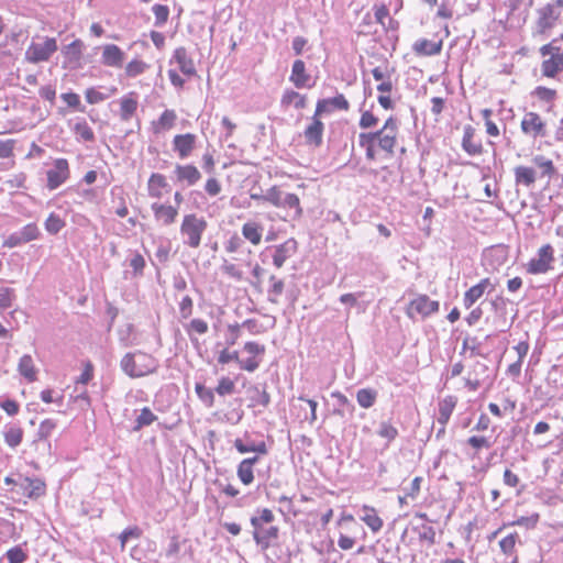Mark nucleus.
<instances>
[{
    "instance_id": "2",
    "label": "nucleus",
    "mask_w": 563,
    "mask_h": 563,
    "mask_svg": "<svg viewBox=\"0 0 563 563\" xmlns=\"http://www.w3.org/2000/svg\"><path fill=\"white\" fill-rule=\"evenodd\" d=\"M207 227L208 223L203 217H198L195 213L184 216L180 224V234L184 238V244L191 249L199 247Z\"/></svg>"
},
{
    "instance_id": "59",
    "label": "nucleus",
    "mask_w": 563,
    "mask_h": 563,
    "mask_svg": "<svg viewBox=\"0 0 563 563\" xmlns=\"http://www.w3.org/2000/svg\"><path fill=\"white\" fill-rule=\"evenodd\" d=\"M533 93L540 100L547 101V102L553 100L555 97V90L547 88V87H542V86L537 87Z\"/></svg>"
},
{
    "instance_id": "48",
    "label": "nucleus",
    "mask_w": 563,
    "mask_h": 563,
    "mask_svg": "<svg viewBox=\"0 0 563 563\" xmlns=\"http://www.w3.org/2000/svg\"><path fill=\"white\" fill-rule=\"evenodd\" d=\"M234 382L229 377H222L216 388L220 396L231 395L234 391Z\"/></svg>"
},
{
    "instance_id": "11",
    "label": "nucleus",
    "mask_w": 563,
    "mask_h": 563,
    "mask_svg": "<svg viewBox=\"0 0 563 563\" xmlns=\"http://www.w3.org/2000/svg\"><path fill=\"white\" fill-rule=\"evenodd\" d=\"M197 136L192 133L177 134L173 140L174 151L178 153L179 158H187L196 146Z\"/></svg>"
},
{
    "instance_id": "4",
    "label": "nucleus",
    "mask_w": 563,
    "mask_h": 563,
    "mask_svg": "<svg viewBox=\"0 0 563 563\" xmlns=\"http://www.w3.org/2000/svg\"><path fill=\"white\" fill-rule=\"evenodd\" d=\"M57 48V42L54 37H46L43 43L33 42L25 52V59L32 64L46 62Z\"/></svg>"
},
{
    "instance_id": "40",
    "label": "nucleus",
    "mask_w": 563,
    "mask_h": 563,
    "mask_svg": "<svg viewBox=\"0 0 563 563\" xmlns=\"http://www.w3.org/2000/svg\"><path fill=\"white\" fill-rule=\"evenodd\" d=\"M250 393H253L252 401L253 405H261L267 407L271 402V396L265 389H261L258 386H252Z\"/></svg>"
},
{
    "instance_id": "61",
    "label": "nucleus",
    "mask_w": 563,
    "mask_h": 563,
    "mask_svg": "<svg viewBox=\"0 0 563 563\" xmlns=\"http://www.w3.org/2000/svg\"><path fill=\"white\" fill-rule=\"evenodd\" d=\"M205 190L209 196L214 197L220 194L221 185L218 179L212 177L207 180Z\"/></svg>"
},
{
    "instance_id": "51",
    "label": "nucleus",
    "mask_w": 563,
    "mask_h": 563,
    "mask_svg": "<svg viewBox=\"0 0 563 563\" xmlns=\"http://www.w3.org/2000/svg\"><path fill=\"white\" fill-rule=\"evenodd\" d=\"M377 432L382 438L388 441L394 440L398 434L397 429L388 422H382Z\"/></svg>"
},
{
    "instance_id": "12",
    "label": "nucleus",
    "mask_w": 563,
    "mask_h": 563,
    "mask_svg": "<svg viewBox=\"0 0 563 563\" xmlns=\"http://www.w3.org/2000/svg\"><path fill=\"white\" fill-rule=\"evenodd\" d=\"M487 289L489 291H493L495 289V285L490 282L489 278H484L478 284L472 286L464 294L463 302L465 308H471L484 295V292Z\"/></svg>"
},
{
    "instance_id": "6",
    "label": "nucleus",
    "mask_w": 563,
    "mask_h": 563,
    "mask_svg": "<svg viewBox=\"0 0 563 563\" xmlns=\"http://www.w3.org/2000/svg\"><path fill=\"white\" fill-rule=\"evenodd\" d=\"M559 18L558 8L554 4L548 3L537 9V20L534 25V34H544L551 30Z\"/></svg>"
},
{
    "instance_id": "17",
    "label": "nucleus",
    "mask_w": 563,
    "mask_h": 563,
    "mask_svg": "<svg viewBox=\"0 0 563 563\" xmlns=\"http://www.w3.org/2000/svg\"><path fill=\"white\" fill-rule=\"evenodd\" d=\"M563 69V51L556 49L552 56L544 59L541 65L542 75L553 78Z\"/></svg>"
},
{
    "instance_id": "14",
    "label": "nucleus",
    "mask_w": 563,
    "mask_h": 563,
    "mask_svg": "<svg viewBox=\"0 0 563 563\" xmlns=\"http://www.w3.org/2000/svg\"><path fill=\"white\" fill-rule=\"evenodd\" d=\"M316 113L312 117L311 123L306 128L303 136L307 144L319 147L322 144V135L324 125Z\"/></svg>"
},
{
    "instance_id": "38",
    "label": "nucleus",
    "mask_w": 563,
    "mask_h": 563,
    "mask_svg": "<svg viewBox=\"0 0 563 563\" xmlns=\"http://www.w3.org/2000/svg\"><path fill=\"white\" fill-rule=\"evenodd\" d=\"M45 230L51 234H57L64 227L65 222L56 213H51L44 223Z\"/></svg>"
},
{
    "instance_id": "27",
    "label": "nucleus",
    "mask_w": 563,
    "mask_h": 563,
    "mask_svg": "<svg viewBox=\"0 0 563 563\" xmlns=\"http://www.w3.org/2000/svg\"><path fill=\"white\" fill-rule=\"evenodd\" d=\"M280 102L284 107L294 106L297 110H301L307 107V97L295 90H286Z\"/></svg>"
},
{
    "instance_id": "8",
    "label": "nucleus",
    "mask_w": 563,
    "mask_h": 563,
    "mask_svg": "<svg viewBox=\"0 0 563 563\" xmlns=\"http://www.w3.org/2000/svg\"><path fill=\"white\" fill-rule=\"evenodd\" d=\"M439 307V301L431 300L427 295H420L409 302L407 314L408 317L413 318V316L417 313L426 318L437 312Z\"/></svg>"
},
{
    "instance_id": "1",
    "label": "nucleus",
    "mask_w": 563,
    "mask_h": 563,
    "mask_svg": "<svg viewBox=\"0 0 563 563\" xmlns=\"http://www.w3.org/2000/svg\"><path fill=\"white\" fill-rule=\"evenodd\" d=\"M120 367L129 377L140 378L155 373L158 362L152 355L137 351L126 353L120 361Z\"/></svg>"
},
{
    "instance_id": "64",
    "label": "nucleus",
    "mask_w": 563,
    "mask_h": 563,
    "mask_svg": "<svg viewBox=\"0 0 563 563\" xmlns=\"http://www.w3.org/2000/svg\"><path fill=\"white\" fill-rule=\"evenodd\" d=\"M189 329L199 334H205L208 331V323L202 319H192Z\"/></svg>"
},
{
    "instance_id": "21",
    "label": "nucleus",
    "mask_w": 563,
    "mask_h": 563,
    "mask_svg": "<svg viewBox=\"0 0 563 563\" xmlns=\"http://www.w3.org/2000/svg\"><path fill=\"white\" fill-rule=\"evenodd\" d=\"M137 99L134 92H130L120 100V119L124 122L130 121L137 110Z\"/></svg>"
},
{
    "instance_id": "9",
    "label": "nucleus",
    "mask_w": 563,
    "mask_h": 563,
    "mask_svg": "<svg viewBox=\"0 0 563 563\" xmlns=\"http://www.w3.org/2000/svg\"><path fill=\"white\" fill-rule=\"evenodd\" d=\"M397 121L394 118L386 120L382 130L377 131L376 141L378 146L389 154H393L396 144Z\"/></svg>"
},
{
    "instance_id": "5",
    "label": "nucleus",
    "mask_w": 563,
    "mask_h": 563,
    "mask_svg": "<svg viewBox=\"0 0 563 563\" xmlns=\"http://www.w3.org/2000/svg\"><path fill=\"white\" fill-rule=\"evenodd\" d=\"M520 129L522 133L532 139L544 137L547 135V124L540 114L533 111L526 112Z\"/></svg>"
},
{
    "instance_id": "46",
    "label": "nucleus",
    "mask_w": 563,
    "mask_h": 563,
    "mask_svg": "<svg viewBox=\"0 0 563 563\" xmlns=\"http://www.w3.org/2000/svg\"><path fill=\"white\" fill-rule=\"evenodd\" d=\"M146 64L139 59L131 60L125 67V74L128 77H136L144 73Z\"/></svg>"
},
{
    "instance_id": "56",
    "label": "nucleus",
    "mask_w": 563,
    "mask_h": 563,
    "mask_svg": "<svg viewBox=\"0 0 563 563\" xmlns=\"http://www.w3.org/2000/svg\"><path fill=\"white\" fill-rule=\"evenodd\" d=\"M82 46H84V44L80 40H75L69 45L66 46L65 53L67 55L71 56V58H74V59H79V57L81 55Z\"/></svg>"
},
{
    "instance_id": "31",
    "label": "nucleus",
    "mask_w": 563,
    "mask_h": 563,
    "mask_svg": "<svg viewBox=\"0 0 563 563\" xmlns=\"http://www.w3.org/2000/svg\"><path fill=\"white\" fill-rule=\"evenodd\" d=\"M56 423L52 419H45L41 422L37 433L35 443L45 442V445L47 450H51V443L47 442V439L51 437L52 432L55 430Z\"/></svg>"
},
{
    "instance_id": "44",
    "label": "nucleus",
    "mask_w": 563,
    "mask_h": 563,
    "mask_svg": "<svg viewBox=\"0 0 563 563\" xmlns=\"http://www.w3.org/2000/svg\"><path fill=\"white\" fill-rule=\"evenodd\" d=\"M152 10L155 15V25L161 26L167 22L169 15L167 5L155 4Z\"/></svg>"
},
{
    "instance_id": "55",
    "label": "nucleus",
    "mask_w": 563,
    "mask_h": 563,
    "mask_svg": "<svg viewBox=\"0 0 563 563\" xmlns=\"http://www.w3.org/2000/svg\"><path fill=\"white\" fill-rule=\"evenodd\" d=\"M130 266L135 275H142L145 267V260L140 253H135L130 260Z\"/></svg>"
},
{
    "instance_id": "22",
    "label": "nucleus",
    "mask_w": 563,
    "mask_h": 563,
    "mask_svg": "<svg viewBox=\"0 0 563 563\" xmlns=\"http://www.w3.org/2000/svg\"><path fill=\"white\" fill-rule=\"evenodd\" d=\"M173 58L178 64L183 74L191 76L196 73L194 62L190 57H188L185 47L176 48Z\"/></svg>"
},
{
    "instance_id": "41",
    "label": "nucleus",
    "mask_w": 563,
    "mask_h": 563,
    "mask_svg": "<svg viewBox=\"0 0 563 563\" xmlns=\"http://www.w3.org/2000/svg\"><path fill=\"white\" fill-rule=\"evenodd\" d=\"M283 195V190H280L277 186H273L265 192V195H261V200L269 202L277 208H280Z\"/></svg>"
},
{
    "instance_id": "60",
    "label": "nucleus",
    "mask_w": 563,
    "mask_h": 563,
    "mask_svg": "<svg viewBox=\"0 0 563 563\" xmlns=\"http://www.w3.org/2000/svg\"><path fill=\"white\" fill-rule=\"evenodd\" d=\"M251 519H256L258 523L271 525L274 521L275 516L271 509L264 508L258 511V516H253Z\"/></svg>"
},
{
    "instance_id": "20",
    "label": "nucleus",
    "mask_w": 563,
    "mask_h": 563,
    "mask_svg": "<svg viewBox=\"0 0 563 563\" xmlns=\"http://www.w3.org/2000/svg\"><path fill=\"white\" fill-rule=\"evenodd\" d=\"M124 60V53L114 44H108L103 47L102 63L111 67H121Z\"/></svg>"
},
{
    "instance_id": "54",
    "label": "nucleus",
    "mask_w": 563,
    "mask_h": 563,
    "mask_svg": "<svg viewBox=\"0 0 563 563\" xmlns=\"http://www.w3.org/2000/svg\"><path fill=\"white\" fill-rule=\"evenodd\" d=\"M231 361H235L239 364V362H240L239 352L238 351L230 352L228 349L222 350L218 356V363L224 365Z\"/></svg>"
},
{
    "instance_id": "33",
    "label": "nucleus",
    "mask_w": 563,
    "mask_h": 563,
    "mask_svg": "<svg viewBox=\"0 0 563 563\" xmlns=\"http://www.w3.org/2000/svg\"><path fill=\"white\" fill-rule=\"evenodd\" d=\"M4 441L10 448L20 445L23 439V430L15 426L7 427L3 432Z\"/></svg>"
},
{
    "instance_id": "30",
    "label": "nucleus",
    "mask_w": 563,
    "mask_h": 563,
    "mask_svg": "<svg viewBox=\"0 0 563 563\" xmlns=\"http://www.w3.org/2000/svg\"><path fill=\"white\" fill-rule=\"evenodd\" d=\"M364 515L361 519L373 532H378L383 528V520L377 516L376 510L369 506H363Z\"/></svg>"
},
{
    "instance_id": "37",
    "label": "nucleus",
    "mask_w": 563,
    "mask_h": 563,
    "mask_svg": "<svg viewBox=\"0 0 563 563\" xmlns=\"http://www.w3.org/2000/svg\"><path fill=\"white\" fill-rule=\"evenodd\" d=\"M454 406L455 404L451 399H445L442 402H440L438 422L441 423L443 427L450 420Z\"/></svg>"
},
{
    "instance_id": "29",
    "label": "nucleus",
    "mask_w": 563,
    "mask_h": 563,
    "mask_svg": "<svg viewBox=\"0 0 563 563\" xmlns=\"http://www.w3.org/2000/svg\"><path fill=\"white\" fill-rule=\"evenodd\" d=\"M515 180L517 185L530 187L536 181V172L531 167L517 166L515 168Z\"/></svg>"
},
{
    "instance_id": "32",
    "label": "nucleus",
    "mask_w": 563,
    "mask_h": 563,
    "mask_svg": "<svg viewBox=\"0 0 563 563\" xmlns=\"http://www.w3.org/2000/svg\"><path fill=\"white\" fill-rule=\"evenodd\" d=\"M167 186L165 176L161 174H152L148 179L147 189L148 195L153 198H161L163 188Z\"/></svg>"
},
{
    "instance_id": "19",
    "label": "nucleus",
    "mask_w": 563,
    "mask_h": 563,
    "mask_svg": "<svg viewBox=\"0 0 563 563\" xmlns=\"http://www.w3.org/2000/svg\"><path fill=\"white\" fill-rule=\"evenodd\" d=\"M310 76L306 71V65L303 60L296 59L292 64L291 75L289 80L294 84L296 88H306L311 87L309 82Z\"/></svg>"
},
{
    "instance_id": "39",
    "label": "nucleus",
    "mask_w": 563,
    "mask_h": 563,
    "mask_svg": "<svg viewBox=\"0 0 563 563\" xmlns=\"http://www.w3.org/2000/svg\"><path fill=\"white\" fill-rule=\"evenodd\" d=\"M177 119V115L174 110H165L158 121L157 126L155 129L156 132H158L159 129L162 130H169L174 126L175 121Z\"/></svg>"
},
{
    "instance_id": "52",
    "label": "nucleus",
    "mask_w": 563,
    "mask_h": 563,
    "mask_svg": "<svg viewBox=\"0 0 563 563\" xmlns=\"http://www.w3.org/2000/svg\"><path fill=\"white\" fill-rule=\"evenodd\" d=\"M14 299V291L11 288H1L0 289V309H5L11 307L12 301Z\"/></svg>"
},
{
    "instance_id": "53",
    "label": "nucleus",
    "mask_w": 563,
    "mask_h": 563,
    "mask_svg": "<svg viewBox=\"0 0 563 563\" xmlns=\"http://www.w3.org/2000/svg\"><path fill=\"white\" fill-rule=\"evenodd\" d=\"M192 299L189 296H185L179 302V313L183 319H188L192 313Z\"/></svg>"
},
{
    "instance_id": "25",
    "label": "nucleus",
    "mask_w": 563,
    "mask_h": 563,
    "mask_svg": "<svg viewBox=\"0 0 563 563\" xmlns=\"http://www.w3.org/2000/svg\"><path fill=\"white\" fill-rule=\"evenodd\" d=\"M474 129L471 125L465 126L462 140L463 150L470 155H478L483 152L481 143L474 142Z\"/></svg>"
},
{
    "instance_id": "3",
    "label": "nucleus",
    "mask_w": 563,
    "mask_h": 563,
    "mask_svg": "<svg viewBox=\"0 0 563 563\" xmlns=\"http://www.w3.org/2000/svg\"><path fill=\"white\" fill-rule=\"evenodd\" d=\"M253 527V539L261 550L266 551L275 545L279 538V528L277 526L258 523L256 519L250 520Z\"/></svg>"
},
{
    "instance_id": "15",
    "label": "nucleus",
    "mask_w": 563,
    "mask_h": 563,
    "mask_svg": "<svg viewBox=\"0 0 563 563\" xmlns=\"http://www.w3.org/2000/svg\"><path fill=\"white\" fill-rule=\"evenodd\" d=\"M174 174L178 183H184L187 186L196 185L201 178V174L198 168L190 164L176 165Z\"/></svg>"
},
{
    "instance_id": "10",
    "label": "nucleus",
    "mask_w": 563,
    "mask_h": 563,
    "mask_svg": "<svg viewBox=\"0 0 563 563\" xmlns=\"http://www.w3.org/2000/svg\"><path fill=\"white\" fill-rule=\"evenodd\" d=\"M553 261V249L550 244H545L542 247H540L538 252V257L532 258L529 262L527 271L530 274L547 273L551 268V264Z\"/></svg>"
},
{
    "instance_id": "50",
    "label": "nucleus",
    "mask_w": 563,
    "mask_h": 563,
    "mask_svg": "<svg viewBox=\"0 0 563 563\" xmlns=\"http://www.w3.org/2000/svg\"><path fill=\"white\" fill-rule=\"evenodd\" d=\"M5 556L9 563H23L26 560V554L20 547L8 550Z\"/></svg>"
},
{
    "instance_id": "58",
    "label": "nucleus",
    "mask_w": 563,
    "mask_h": 563,
    "mask_svg": "<svg viewBox=\"0 0 563 563\" xmlns=\"http://www.w3.org/2000/svg\"><path fill=\"white\" fill-rule=\"evenodd\" d=\"M108 98V95H104L93 88H90L86 91V100L90 104L99 103Z\"/></svg>"
},
{
    "instance_id": "34",
    "label": "nucleus",
    "mask_w": 563,
    "mask_h": 563,
    "mask_svg": "<svg viewBox=\"0 0 563 563\" xmlns=\"http://www.w3.org/2000/svg\"><path fill=\"white\" fill-rule=\"evenodd\" d=\"M271 286L267 290L268 301L272 303H278V297L283 294L285 283L283 279L277 278L275 275L269 277Z\"/></svg>"
},
{
    "instance_id": "18",
    "label": "nucleus",
    "mask_w": 563,
    "mask_h": 563,
    "mask_svg": "<svg viewBox=\"0 0 563 563\" xmlns=\"http://www.w3.org/2000/svg\"><path fill=\"white\" fill-rule=\"evenodd\" d=\"M154 212V217L157 221H161L164 225H169L175 222L178 214L176 207L167 206L158 202H154L151 206Z\"/></svg>"
},
{
    "instance_id": "47",
    "label": "nucleus",
    "mask_w": 563,
    "mask_h": 563,
    "mask_svg": "<svg viewBox=\"0 0 563 563\" xmlns=\"http://www.w3.org/2000/svg\"><path fill=\"white\" fill-rule=\"evenodd\" d=\"M238 477L244 485H250L254 481L253 468L240 463L238 466Z\"/></svg>"
},
{
    "instance_id": "28",
    "label": "nucleus",
    "mask_w": 563,
    "mask_h": 563,
    "mask_svg": "<svg viewBox=\"0 0 563 563\" xmlns=\"http://www.w3.org/2000/svg\"><path fill=\"white\" fill-rule=\"evenodd\" d=\"M280 208H289L294 211L292 218L299 219L302 217V208L300 206V199L295 194L284 192L280 201Z\"/></svg>"
},
{
    "instance_id": "42",
    "label": "nucleus",
    "mask_w": 563,
    "mask_h": 563,
    "mask_svg": "<svg viewBox=\"0 0 563 563\" xmlns=\"http://www.w3.org/2000/svg\"><path fill=\"white\" fill-rule=\"evenodd\" d=\"M157 417L151 411L150 408L145 407L141 410V413L136 418V424L134 427V430H140L141 428L145 426L152 424Z\"/></svg>"
},
{
    "instance_id": "43",
    "label": "nucleus",
    "mask_w": 563,
    "mask_h": 563,
    "mask_svg": "<svg viewBox=\"0 0 563 563\" xmlns=\"http://www.w3.org/2000/svg\"><path fill=\"white\" fill-rule=\"evenodd\" d=\"M19 232L24 243L36 240L40 235L38 228L34 223L26 224Z\"/></svg>"
},
{
    "instance_id": "49",
    "label": "nucleus",
    "mask_w": 563,
    "mask_h": 563,
    "mask_svg": "<svg viewBox=\"0 0 563 563\" xmlns=\"http://www.w3.org/2000/svg\"><path fill=\"white\" fill-rule=\"evenodd\" d=\"M516 542H517L516 533H510V534L506 536L505 538H503L499 542L503 553H505L507 555L511 554L515 550Z\"/></svg>"
},
{
    "instance_id": "36",
    "label": "nucleus",
    "mask_w": 563,
    "mask_h": 563,
    "mask_svg": "<svg viewBox=\"0 0 563 563\" xmlns=\"http://www.w3.org/2000/svg\"><path fill=\"white\" fill-rule=\"evenodd\" d=\"M234 448L240 453H249V452H256V453H260V454H266L267 453V448H266L265 442H260L257 444L246 445V444L243 443V441L241 439H236L234 441Z\"/></svg>"
},
{
    "instance_id": "23",
    "label": "nucleus",
    "mask_w": 563,
    "mask_h": 563,
    "mask_svg": "<svg viewBox=\"0 0 563 563\" xmlns=\"http://www.w3.org/2000/svg\"><path fill=\"white\" fill-rule=\"evenodd\" d=\"M263 230L264 229L262 224L254 221H249L242 227V235L253 245H257L262 241Z\"/></svg>"
},
{
    "instance_id": "24",
    "label": "nucleus",
    "mask_w": 563,
    "mask_h": 563,
    "mask_svg": "<svg viewBox=\"0 0 563 563\" xmlns=\"http://www.w3.org/2000/svg\"><path fill=\"white\" fill-rule=\"evenodd\" d=\"M442 42H432L429 40H419L413 44V51L418 55L432 56L441 52Z\"/></svg>"
},
{
    "instance_id": "16",
    "label": "nucleus",
    "mask_w": 563,
    "mask_h": 563,
    "mask_svg": "<svg viewBox=\"0 0 563 563\" xmlns=\"http://www.w3.org/2000/svg\"><path fill=\"white\" fill-rule=\"evenodd\" d=\"M297 251V242L294 239H289L283 244H279L275 247V252L273 255V264L280 268L285 264V262Z\"/></svg>"
},
{
    "instance_id": "7",
    "label": "nucleus",
    "mask_w": 563,
    "mask_h": 563,
    "mask_svg": "<svg viewBox=\"0 0 563 563\" xmlns=\"http://www.w3.org/2000/svg\"><path fill=\"white\" fill-rule=\"evenodd\" d=\"M47 188L49 190H55L60 185H63L70 175L69 172V165L67 159L65 158H57L54 162L53 168L47 170Z\"/></svg>"
},
{
    "instance_id": "62",
    "label": "nucleus",
    "mask_w": 563,
    "mask_h": 563,
    "mask_svg": "<svg viewBox=\"0 0 563 563\" xmlns=\"http://www.w3.org/2000/svg\"><path fill=\"white\" fill-rule=\"evenodd\" d=\"M377 118L369 111H365L360 120V126L362 129H368L374 126L377 123Z\"/></svg>"
},
{
    "instance_id": "63",
    "label": "nucleus",
    "mask_w": 563,
    "mask_h": 563,
    "mask_svg": "<svg viewBox=\"0 0 563 563\" xmlns=\"http://www.w3.org/2000/svg\"><path fill=\"white\" fill-rule=\"evenodd\" d=\"M222 272L233 278L241 279L242 273L241 271L232 263H229L228 261H224L222 265Z\"/></svg>"
},
{
    "instance_id": "13",
    "label": "nucleus",
    "mask_w": 563,
    "mask_h": 563,
    "mask_svg": "<svg viewBox=\"0 0 563 563\" xmlns=\"http://www.w3.org/2000/svg\"><path fill=\"white\" fill-rule=\"evenodd\" d=\"M333 109L347 110L349 102L343 95H338L333 98L321 99L317 102L316 115L321 117L324 113H330Z\"/></svg>"
},
{
    "instance_id": "57",
    "label": "nucleus",
    "mask_w": 563,
    "mask_h": 563,
    "mask_svg": "<svg viewBox=\"0 0 563 563\" xmlns=\"http://www.w3.org/2000/svg\"><path fill=\"white\" fill-rule=\"evenodd\" d=\"M14 144V140H0V158H9L12 156Z\"/></svg>"
},
{
    "instance_id": "35",
    "label": "nucleus",
    "mask_w": 563,
    "mask_h": 563,
    "mask_svg": "<svg viewBox=\"0 0 563 563\" xmlns=\"http://www.w3.org/2000/svg\"><path fill=\"white\" fill-rule=\"evenodd\" d=\"M377 398V391L371 388H362L357 390L356 400L362 408H371Z\"/></svg>"
},
{
    "instance_id": "26",
    "label": "nucleus",
    "mask_w": 563,
    "mask_h": 563,
    "mask_svg": "<svg viewBox=\"0 0 563 563\" xmlns=\"http://www.w3.org/2000/svg\"><path fill=\"white\" fill-rule=\"evenodd\" d=\"M18 371L29 382L36 380L37 371L31 355L25 354L20 358Z\"/></svg>"
},
{
    "instance_id": "45",
    "label": "nucleus",
    "mask_w": 563,
    "mask_h": 563,
    "mask_svg": "<svg viewBox=\"0 0 563 563\" xmlns=\"http://www.w3.org/2000/svg\"><path fill=\"white\" fill-rule=\"evenodd\" d=\"M533 163L543 170V175L551 176L555 173L553 162L542 155L534 156Z\"/></svg>"
}]
</instances>
